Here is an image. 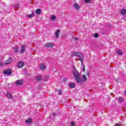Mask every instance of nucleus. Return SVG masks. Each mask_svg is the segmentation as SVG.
Returning a JSON list of instances; mask_svg holds the SVG:
<instances>
[{
    "mask_svg": "<svg viewBox=\"0 0 126 126\" xmlns=\"http://www.w3.org/2000/svg\"><path fill=\"white\" fill-rule=\"evenodd\" d=\"M73 56H76L77 58L79 59V60H80V62L81 63V64H83V59L84 57L82 54H81L80 52H74L72 54Z\"/></svg>",
    "mask_w": 126,
    "mask_h": 126,
    "instance_id": "nucleus-1",
    "label": "nucleus"
},
{
    "mask_svg": "<svg viewBox=\"0 0 126 126\" xmlns=\"http://www.w3.org/2000/svg\"><path fill=\"white\" fill-rule=\"evenodd\" d=\"M75 80L78 82V83H82V82L83 81V80L82 78H81V77L80 76H78V77L75 78Z\"/></svg>",
    "mask_w": 126,
    "mask_h": 126,
    "instance_id": "nucleus-2",
    "label": "nucleus"
},
{
    "mask_svg": "<svg viewBox=\"0 0 126 126\" xmlns=\"http://www.w3.org/2000/svg\"><path fill=\"white\" fill-rule=\"evenodd\" d=\"M3 73L5 74H8V75H11L12 72H11V70L9 68H8L7 70H4L3 71Z\"/></svg>",
    "mask_w": 126,
    "mask_h": 126,
    "instance_id": "nucleus-3",
    "label": "nucleus"
},
{
    "mask_svg": "<svg viewBox=\"0 0 126 126\" xmlns=\"http://www.w3.org/2000/svg\"><path fill=\"white\" fill-rule=\"evenodd\" d=\"M54 46H55L54 43H47L45 44L44 47H45V48H52V47H54Z\"/></svg>",
    "mask_w": 126,
    "mask_h": 126,
    "instance_id": "nucleus-4",
    "label": "nucleus"
},
{
    "mask_svg": "<svg viewBox=\"0 0 126 126\" xmlns=\"http://www.w3.org/2000/svg\"><path fill=\"white\" fill-rule=\"evenodd\" d=\"M73 74L74 75V78H76V77L80 76V75H79V73L77 72V70L73 71Z\"/></svg>",
    "mask_w": 126,
    "mask_h": 126,
    "instance_id": "nucleus-5",
    "label": "nucleus"
},
{
    "mask_svg": "<svg viewBox=\"0 0 126 126\" xmlns=\"http://www.w3.org/2000/svg\"><path fill=\"white\" fill-rule=\"evenodd\" d=\"M25 51H26V45L23 44V45H22L21 53L23 54V53H24V52H25Z\"/></svg>",
    "mask_w": 126,
    "mask_h": 126,
    "instance_id": "nucleus-6",
    "label": "nucleus"
},
{
    "mask_svg": "<svg viewBox=\"0 0 126 126\" xmlns=\"http://www.w3.org/2000/svg\"><path fill=\"white\" fill-rule=\"evenodd\" d=\"M24 66V63H23V62L21 61L18 63V67H19V68H21V67H23Z\"/></svg>",
    "mask_w": 126,
    "mask_h": 126,
    "instance_id": "nucleus-7",
    "label": "nucleus"
},
{
    "mask_svg": "<svg viewBox=\"0 0 126 126\" xmlns=\"http://www.w3.org/2000/svg\"><path fill=\"white\" fill-rule=\"evenodd\" d=\"M13 61V59L12 58H11L5 62V64H9V63H12Z\"/></svg>",
    "mask_w": 126,
    "mask_h": 126,
    "instance_id": "nucleus-8",
    "label": "nucleus"
},
{
    "mask_svg": "<svg viewBox=\"0 0 126 126\" xmlns=\"http://www.w3.org/2000/svg\"><path fill=\"white\" fill-rule=\"evenodd\" d=\"M116 53L118 55H119V56H123V50L121 49H118L116 51Z\"/></svg>",
    "mask_w": 126,
    "mask_h": 126,
    "instance_id": "nucleus-9",
    "label": "nucleus"
},
{
    "mask_svg": "<svg viewBox=\"0 0 126 126\" xmlns=\"http://www.w3.org/2000/svg\"><path fill=\"white\" fill-rule=\"evenodd\" d=\"M22 83H23V81L21 80H18L16 82L15 84L16 85H21Z\"/></svg>",
    "mask_w": 126,
    "mask_h": 126,
    "instance_id": "nucleus-10",
    "label": "nucleus"
},
{
    "mask_svg": "<svg viewBox=\"0 0 126 126\" xmlns=\"http://www.w3.org/2000/svg\"><path fill=\"white\" fill-rule=\"evenodd\" d=\"M42 79H43V77L41 75H39L36 77L37 81H42Z\"/></svg>",
    "mask_w": 126,
    "mask_h": 126,
    "instance_id": "nucleus-11",
    "label": "nucleus"
},
{
    "mask_svg": "<svg viewBox=\"0 0 126 126\" xmlns=\"http://www.w3.org/2000/svg\"><path fill=\"white\" fill-rule=\"evenodd\" d=\"M118 102L119 103H124V98L123 97H120L118 98Z\"/></svg>",
    "mask_w": 126,
    "mask_h": 126,
    "instance_id": "nucleus-12",
    "label": "nucleus"
},
{
    "mask_svg": "<svg viewBox=\"0 0 126 126\" xmlns=\"http://www.w3.org/2000/svg\"><path fill=\"white\" fill-rule=\"evenodd\" d=\"M6 95L8 98H9V99H10L12 97V95L11 94H10V93H6Z\"/></svg>",
    "mask_w": 126,
    "mask_h": 126,
    "instance_id": "nucleus-13",
    "label": "nucleus"
},
{
    "mask_svg": "<svg viewBox=\"0 0 126 126\" xmlns=\"http://www.w3.org/2000/svg\"><path fill=\"white\" fill-rule=\"evenodd\" d=\"M45 67H46V66L44 64H40V69L41 70L45 69Z\"/></svg>",
    "mask_w": 126,
    "mask_h": 126,
    "instance_id": "nucleus-14",
    "label": "nucleus"
},
{
    "mask_svg": "<svg viewBox=\"0 0 126 126\" xmlns=\"http://www.w3.org/2000/svg\"><path fill=\"white\" fill-rule=\"evenodd\" d=\"M121 14H122V15H126V10L125 9H122L121 10Z\"/></svg>",
    "mask_w": 126,
    "mask_h": 126,
    "instance_id": "nucleus-15",
    "label": "nucleus"
},
{
    "mask_svg": "<svg viewBox=\"0 0 126 126\" xmlns=\"http://www.w3.org/2000/svg\"><path fill=\"white\" fill-rule=\"evenodd\" d=\"M60 32H61V31L60 30H57L56 32L55 36L56 37H59V35L60 34Z\"/></svg>",
    "mask_w": 126,
    "mask_h": 126,
    "instance_id": "nucleus-16",
    "label": "nucleus"
},
{
    "mask_svg": "<svg viewBox=\"0 0 126 126\" xmlns=\"http://www.w3.org/2000/svg\"><path fill=\"white\" fill-rule=\"evenodd\" d=\"M69 86L71 88H74L75 87V84H74V83L72 82L71 84H70Z\"/></svg>",
    "mask_w": 126,
    "mask_h": 126,
    "instance_id": "nucleus-17",
    "label": "nucleus"
},
{
    "mask_svg": "<svg viewBox=\"0 0 126 126\" xmlns=\"http://www.w3.org/2000/svg\"><path fill=\"white\" fill-rule=\"evenodd\" d=\"M32 122V120L30 118H29L28 119L26 120V124H29Z\"/></svg>",
    "mask_w": 126,
    "mask_h": 126,
    "instance_id": "nucleus-18",
    "label": "nucleus"
},
{
    "mask_svg": "<svg viewBox=\"0 0 126 126\" xmlns=\"http://www.w3.org/2000/svg\"><path fill=\"white\" fill-rule=\"evenodd\" d=\"M28 17H29V18H31V17H33V16H34V12H32V14L31 15H27Z\"/></svg>",
    "mask_w": 126,
    "mask_h": 126,
    "instance_id": "nucleus-19",
    "label": "nucleus"
},
{
    "mask_svg": "<svg viewBox=\"0 0 126 126\" xmlns=\"http://www.w3.org/2000/svg\"><path fill=\"white\" fill-rule=\"evenodd\" d=\"M36 13L37 14H40L41 13V9H37L36 10Z\"/></svg>",
    "mask_w": 126,
    "mask_h": 126,
    "instance_id": "nucleus-20",
    "label": "nucleus"
},
{
    "mask_svg": "<svg viewBox=\"0 0 126 126\" xmlns=\"http://www.w3.org/2000/svg\"><path fill=\"white\" fill-rule=\"evenodd\" d=\"M83 78H84V80H83V81H86L87 80V79H86V76L85 75H82Z\"/></svg>",
    "mask_w": 126,
    "mask_h": 126,
    "instance_id": "nucleus-21",
    "label": "nucleus"
},
{
    "mask_svg": "<svg viewBox=\"0 0 126 126\" xmlns=\"http://www.w3.org/2000/svg\"><path fill=\"white\" fill-rule=\"evenodd\" d=\"M55 19H56V15H53L51 16V20H55Z\"/></svg>",
    "mask_w": 126,
    "mask_h": 126,
    "instance_id": "nucleus-22",
    "label": "nucleus"
},
{
    "mask_svg": "<svg viewBox=\"0 0 126 126\" xmlns=\"http://www.w3.org/2000/svg\"><path fill=\"white\" fill-rule=\"evenodd\" d=\"M14 51L15 53H17V52H18V47H14Z\"/></svg>",
    "mask_w": 126,
    "mask_h": 126,
    "instance_id": "nucleus-23",
    "label": "nucleus"
},
{
    "mask_svg": "<svg viewBox=\"0 0 126 126\" xmlns=\"http://www.w3.org/2000/svg\"><path fill=\"white\" fill-rule=\"evenodd\" d=\"M74 6L77 9H78L79 8V6L77 4V3H75L74 4Z\"/></svg>",
    "mask_w": 126,
    "mask_h": 126,
    "instance_id": "nucleus-24",
    "label": "nucleus"
},
{
    "mask_svg": "<svg viewBox=\"0 0 126 126\" xmlns=\"http://www.w3.org/2000/svg\"><path fill=\"white\" fill-rule=\"evenodd\" d=\"M94 37L95 38H98V37H99V34H98V33H95L94 35Z\"/></svg>",
    "mask_w": 126,
    "mask_h": 126,
    "instance_id": "nucleus-25",
    "label": "nucleus"
},
{
    "mask_svg": "<svg viewBox=\"0 0 126 126\" xmlns=\"http://www.w3.org/2000/svg\"><path fill=\"white\" fill-rule=\"evenodd\" d=\"M83 72H85V65H83Z\"/></svg>",
    "mask_w": 126,
    "mask_h": 126,
    "instance_id": "nucleus-26",
    "label": "nucleus"
},
{
    "mask_svg": "<svg viewBox=\"0 0 126 126\" xmlns=\"http://www.w3.org/2000/svg\"><path fill=\"white\" fill-rule=\"evenodd\" d=\"M63 82H66L67 81V78H64L63 80Z\"/></svg>",
    "mask_w": 126,
    "mask_h": 126,
    "instance_id": "nucleus-27",
    "label": "nucleus"
},
{
    "mask_svg": "<svg viewBox=\"0 0 126 126\" xmlns=\"http://www.w3.org/2000/svg\"><path fill=\"white\" fill-rule=\"evenodd\" d=\"M59 94H62V91L61 90L59 91Z\"/></svg>",
    "mask_w": 126,
    "mask_h": 126,
    "instance_id": "nucleus-28",
    "label": "nucleus"
},
{
    "mask_svg": "<svg viewBox=\"0 0 126 126\" xmlns=\"http://www.w3.org/2000/svg\"><path fill=\"white\" fill-rule=\"evenodd\" d=\"M71 126H74V123H73V122H72L71 123Z\"/></svg>",
    "mask_w": 126,
    "mask_h": 126,
    "instance_id": "nucleus-29",
    "label": "nucleus"
},
{
    "mask_svg": "<svg viewBox=\"0 0 126 126\" xmlns=\"http://www.w3.org/2000/svg\"><path fill=\"white\" fill-rule=\"evenodd\" d=\"M115 126H121V125H120L119 124H116Z\"/></svg>",
    "mask_w": 126,
    "mask_h": 126,
    "instance_id": "nucleus-30",
    "label": "nucleus"
},
{
    "mask_svg": "<svg viewBox=\"0 0 126 126\" xmlns=\"http://www.w3.org/2000/svg\"><path fill=\"white\" fill-rule=\"evenodd\" d=\"M85 2L86 3H88L89 2V1H88V0H85Z\"/></svg>",
    "mask_w": 126,
    "mask_h": 126,
    "instance_id": "nucleus-31",
    "label": "nucleus"
},
{
    "mask_svg": "<svg viewBox=\"0 0 126 126\" xmlns=\"http://www.w3.org/2000/svg\"><path fill=\"white\" fill-rule=\"evenodd\" d=\"M89 72H88L87 73H86V74H87V75H88V76H89Z\"/></svg>",
    "mask_w": 126,
    "mask_h": 126,
    "instance_id": "nucleus-32",
    "label": "nucleus"
},
{
    "mask_svg": "<svg viewBox=\"0 0 126 126\" xmlns=\"http://www.w3.org/2000/svg\"><path fill=\"white\" fill-rule=\"evenodd\" d=\"M2 65V63L0 62V66H1Z\"/></svg>",
    "mask_w": 126,
    "mask_h": 126,
    "instance_id": "nucleus-33",
    "label": "nucleus"
},
{
    "mask_svg": "<svg viewBox=\"0 0 126 126\" xmlns=\"http://www.w3.org/2000/svg\"><path fill=\"white\" fill-rule=\"evenodd\" d=\"M73 68H74V70H76V69H75V67L74 66L73 67Z\"/></svg>",
    "mask_w": 126,
    "mask_h": 126,
    "instance_id": "nucleus-34",
    "label": "nucleus"
},
{
    "mask_svg": "<svg viewBox=\"0 0 126 126\" xmlns=\"http://www.w3.org/2000/svg\"><path fill=\"white\" fill-rule=\"evenodd\" d=\"M74 38H75L76 40H78L77 38H76V37H74Z\"/></svg>",
    "mask_w": 126,
    "mask_h": 126,
    "instance_id": "nucleus-35",
    "label": "nucleus"
},
{
    "mask_svg": "<svg viewBox=\"0 0 126 126\" xmlns=\"http://www.w3.org/2000/svg\"><path fill=\"white\" fill-rule=\"evenodd\" d=\"M125 93L126 94V90L125 91Z\"/></svg>",
    "mask_w": 126,
    "mask_h": 126,
    "instance_id": "nucleus-36",
    "label": "nucleus"
}]
</instances>
